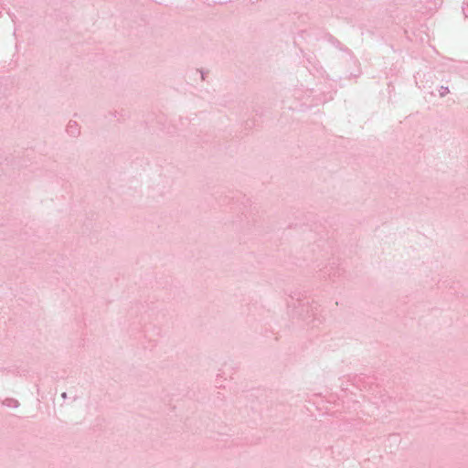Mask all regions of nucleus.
<instances>
[{"label":"nucleus","mask_w":468,"mask_h":468,"mask_svg":"<svg viewBox=\"0 0 468 468\" xmlns=\"http://www.w3.org/2000/svg\"><path fill=\"white\" fill-rule=\"evenodd\" d=\"M67 394L64 392L62 393V398H66Z\"/></svg>","instance_id":"nucleus-1"}]
</instances>
